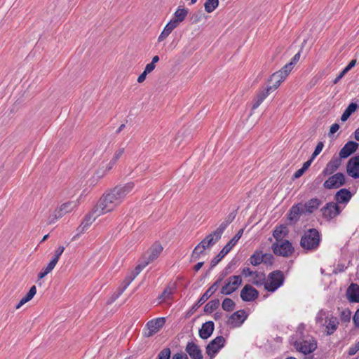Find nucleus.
<instances>
[{
    "mask_svg": "<svg viewBox=\"0 0 359 359\" xmlns=\"http://www.w3.org/2000/svg\"><path fill=\"white\" fill-rule=\"evenodd\" d=\"M98 206L96 205L91 212H90L88 215L85 216L82 224L84 225V227L88 228L95 220V219L104 213H100L98 211Z\"/></svg>",
    "mask_w": 359,
    "mask_h": 359,
    "instance_id": "obj_29",
    "label": "nucleus"
},
{
    "mask_svg": "<svg viewBox=\"0 0 359 359\" xmlns=\"http://www.w3.org/2000/svg\"><path fill=\"white\" fill-rule=\"evenodd\" d=\"M326 316V313L323 310H320L316 318V321L317 324H319L320 325L325 326V319Z\"/></svg>",
    "mask_w": 359,
    "mask_h": 359,
    "instance_id": "obj_45",
    "label": "nucleus"
},
{
    "mask_svg": "<svg viewBox=\"0 0 359 359\" xmlns=\"http://www.w3.org/2000/svg\"><path fill=\"white\" fill-rule=\"evenodd\" d=\"M351 312L349 309H344L340 313V319L343 323L349 322L351 320Z\"/></svg>",
    "mask_w": 359,
    "mask_h": 359,
    "instance_id": "obj_44",
    "label": "nucleus"
},
{
    "mask_svg": "<svg viewBox=\"0 0 359 359\" xmlns=\"http://www.w3.org/2000/svg\"><path fill=\"white\" fill-rule=\"evenodd\" d=\"M55 264L50 261L48 265L43 268L41 271L38 274V278L42 279L48 273H49L55 266Z\"/></svg>",
    "mask_w": 359,
    "mask_h": 359,
    "instance_id": "obj_40",
    "label": "nucleus"
},
{
    "mask_svg": "<svg viewBox=\"0 0 359 359\" xmlns=\"http://www.w3.org/2000/svg\"><path fill=\"white\" fill-rule=\"evenodd\" d=\"M219 239H217L213 232L208 234L203 239L194 249L191 257L194 259H198L201 255H202L204 250L207 248H210L211 246L215 245Z\"/></svg>",
    "mask_w": 359,
    "mask_h": 359,
    "instance_id": "obj_6",
    "label": "nucleus"
},
{
    "mask_svg": "<svg viewBox=\"0 0 359 359\" xmlns=\"http://www.w3.org/2000/svg\"><path fill=\"white\" fill-rule=\"evenodd\" d=\"M243 233V229H240L237 233L226 243L218 255L210 262V268L215 267L236 245Z\"/></svg>",
    "mask_w": 359,
    "mask_h": 359,
    "instance_id": "obj_4",
    "label": "nucleus"
},
{
    "mask_svg": "<svg viewBox=\"0 0 359 359\" xmlns=\"http://www.w3.org/2000/svg\"><path fill=\"white\" fill-rule=\"evenodd\" d=\"M292 344L298 352L304 355L312 353L317 348V343L313 338H297Z\"/></svg>",
    "mask_w": 359,
    "mask_h": 359,
    "instance_id": "obj_5",
    "label": "nucleus"
},
{
    "mask_svg": "<svg viewBox=\"0 0 359 359\" xmlns=\"http://www.w3.org/2000/svg\"><path fill=\"white\" fill-rule=\"evenodd\" d=\"M341 164V158L339 156H334L327 163L325 168L322 172L324 176L331 175L338 170Z\"/></svg>",
    "mask_w": 359,
    "mask_h": 359,
    "instance_id": "obj_20",
    "label": "nucleus"
},
{
    "mask_svg": "<svg viewBox=\"0 0 359 359\" xmlns=\"http://www.w3.org/2000/svg\"><path fill=\"white\" fill-rule=\"evenodd\" d=\"M303 213H304V211L302 205V204L298 203L292 205L290 209L289 212L287 213V218L290 222L296 223L299 219L300 215Z\"/></svg>",
    "mask_w": 359,
    "mask_h": 359,
    "instance_id": "obj_24",
    "label": "nucleus"
},
{
    "mask_svg": "<svg viewBox=\"0 0 359 359\" xmlns=\"http://www.w3.org/2000/svg\"><path fill=\"white\" fill-rule=\"evenodd\" d=\"M214 323L212 321L205 322L198 330L199 337H210L214 331Z\"/></svg>",
    "mask_w": 359,
    "mask_h": 359,
    "instance_id": "obj_32",
    "label": "nucleus"
},
{
    "mask_svg": "<svg viewBox=\"0 0 359 359\" xmlns=\"http://www.w3.org/2000/svg\"><path fill=\"white\" fill-rule=\"evenodd\" d=\"M358 143L354 141H348L341 149L339 156L342 158H346L353 154L358 148Z\"/></svg>",
    "mask_w": 359,
    "mask_h": 359,
    "instance_id": "obj_21",
    "label": "nucleus"
},
{
    "mask_svg": "<svg viewBox=\"0 0 359 359\" xmlns=\"http://www.w3.org/2000/svg\"><path fill=\"white\" fill-rule=\"evenodd\" d=\"M177 26L178 25H177L176 24L172 22L171 20H170V22H168L167 23V25L164 27L163 30L162 31V32L159 35V36L158 38V41H162L164 39H165L169 36V34L172 32V31L175 28H176Z\"/></svg>",
    "mask_w": 359,
    "mask_h": 359,
    "instance_id": "obj_34",
    "label": "nucleus"
},
{
    "mask_svg": "<svg viewBox=\"0 0 359 359\" xmlns=\"http://www.w3.org/2000/svg\"><path fill=\"white\" fill-rule=\"evenodd\" d=\"M173 292L170 287H166L161 295L158 297V299H162L163 301L171 299L172 294Z\"/></svg>",
    "mask_w": 359,
    "mask_h": 359,
    "instance_id": "obj_43",
    "label": "nucleus"
},
{
    "mask_svg": "<svg viewBox=\"0 0 359 359\" xmlns=\"http://www.w3.org/2000/svg\"><path fill=\"white\" fill-rule=\"evenodd\" d=\"M125 151V149L123 147L119 148L117 151H115L112 158L111 161L106 163L105 165L104 162L102 163V167H100L98 170H97L95 174L97 177H102L107 172L109 171L114 165L116 163L121 156Z\"/></svg>",
    "mask_w": 359,
    "mask_h": 359,
    "instance_id": "obj_8",
    "label": "nucleus"
},
{
    "mask_svg": "<svg viewBox=\"0 0 359 359\" xmlns=\"http://www.w3.org/2000/svg\"><path fill=\"white\" fill-rule=\"evenodd\" d=\"M222 280V278H219L200 297L198 302L194 304L191 310L196 311L201 305H203L217 290L219 285Z\"/></svg>",
    "mask_w": 359,
    "mask_h": 359,
    "instance_id": "obj_12",
    "label": "nucleus"
},
{
    "mask_svg": "<svg viewBox=\"0 0 359 359\" xmlns=\"http://www.w3.org/2000/svg\"><path fill=\"white\" fill-rule=\"evenodd\" d=\"M135 277V274L131 271L130 273L125 278L122 285L117 289L116 292L112 296L113 300L116 299L124 292Z\"/></svg>",
    "mask_w": 359,
    "mask_h": 359,
    "instance_id": "obj_27",
    "label": "nucleus"
},
{
    "mask_svg": "<svg viewBox=\"0 0 359 359\" xmlns=\"http://www.w3.org/2000/svg\"><path fill=\"white\" fill-rule=\"evenodd\" d=\"M203 16L202 11H198L193 13L190 17V21L191 24H196L201 21Z\"/></svg>",
    "mask_w": 359,
    "mask_h": 359,
    "instance_id": "obj_49",
    "label": "nucleus"
},
{
    "mask_svg": "<svg viewBox=\"0 0 359 359\" xmlns=\"http://www.w3.org/2000/svg\"><path fill=\"white\" fill-rule=\"evenodd\" d=\"M352 194L345 188L339 189L334 195V200L337 204H346L351 200Z\"/></svg>",
    "mask_w": 359,
    "mask_h": 359,
    "instance_id": "obj_23",
    "label": "nucleus"
},
{
    "mask_svg": "<svg viewBox=\"0 0 359 359\" xmlns=\"http://www.w3.org/2000/svg\"><path fill=\"white\" fill-rule=\"evenodd\" d=\"M304 170L301 168L300 169L297 170L294 175H293V178L294 179H297V178H299L304 173Z\"/></svg>",
    "mask_w": 359,
    "mask_h": 359,
    "instance_id": "obj_63",
    "label": "nucleus"
},
{
    "mask_svg": "<svg viewBox=\"0 0 359 359\" xmlns=\"http://www.w3.org/2000/svg\"><path fill=\"white\" fill-rule=\"evenodd\" d=\"M339 324V321L336 317L332 316L328 318V317H325V332L327 335H330L334 333V332L337 330Z\"/></svg>",
    "mask_w": 359,
    "mask_h": 359,
    "instance_id": "obj_30",
    "label": "nucleus"
},
{
    "mask_svg": "<svg viewBox=\"0 0 359 359\" xmlns=\"http://www.w3.org/2000/svg\"><path fill=\"white\" fill-rule=\"evenodd\" d=\"M219 306V300L218 299H212L208 302L204 306V312L211 313L216 310Z\"/></svg>",
    "mask_w": 359,
    "mask_h": 359,
    "instance_id": "obj_37",
    "label": "nucleus"
},
{
    "mask_svg": "<svg viewBox=\"0 0 359 359\" xmlns=\"http://www.w3.org/2000/svg\"><path fill=\"white\" fill-rule=\"evenodd\" d=\"M165 318L163 317L157 318L147 322L146 326L149 330L148 336L151 337L156 334L165 325Z\"/></svg>",
    "mask_w": 359,
    "mask_h": 359,
    "instance_id": "obj_18",
    "label": "nucleus"
},
{
    "mask_svg": "<svg viewBox=\"0 0 359 359\" xmlns=\"http://www.w3.org/2000/svg\"><path fill=\"white\" fill-rule=\"evenodd\" d=\"M241 283V276H232L226 280L225 285L221 288L220 293L224 295H230L238 289Z\"/></svg>",
    "mask_w": 359,
    "mask_h": 359,
    "instance_id": "obj_9",
    "label": "nucleus"
},
{
    "mask_svg": "<svg viewBox=\"0 0 359 359\" xmlns=\"http://www.w3.org/2000/svg\"><path fill=\"white\" fill-rule=\"evenodd\" d=\"M347 174L354 178H359V154L351 157L346 165Z\"/></svg>",
    "mask_w": 359,
    "mask_h": 359,
    "instance_id": "obj_16",
    "label": "nucleus"
},
{
    "mask_svg": "<svg viewBox=\"0 0 359 359\" xmlns=\"http://www.w3.org/2000/svg\"><path fill=\"white\" fill-rule=\"evenodd\" d=\"M322 204L321 200L313 198L308 201L304 204L305 211L304 212L307 213H313L316 210H317L320 205Z\"/></svg>",
    "mask_w": 359,
    "mask_h": 359,
    "instance_id": "obj_31",
    "label": "nucleus"
},
{
    "mask_svg": "<svg viewBox=\"0 0 359 359\" xmlns=\"http://www.w3.org/2000/svg\"><path fill=\"white\" fill-rule=\"evenodd\" d=\"M222 307L224 311L230 312L235 309L236 304L231 299L226 297L223 300Z\"/></svg>",
    "mask_w": 359,
    "mask_h": 359,
    "instance_id": "obj_39",
    "label": "nucleus"
},
{
    "mask_svg": "<svg viewBox=\"0 0 359 359\" xmlns=\"http://www.w3.org/2000/svg\"><path fill=\"white\" fill-rule=\"evenodd\" d=\"M323 146H324V144H323V142H319L318 143V144L316 145V147L315 148L313 153L311 155L312 158H315L321 152V151L323 148Z\"/></svg>",
    "mask_w": 359,
    "mask_h": 359,
    "instance_id": "obj_53",
    "label": "nucleus"
},
{
    "mask_svg": "<svg viewBox=\"0 0 359 359\" xmlns=\"http://www.w3.org/2000/svg\"><path fill=\"white\" fill-rule=\"evenodd\" d=\"M285 79L282 76V75H280L278 72H276L273 73L271 77L269 79L268 82L269 83H271V85H268L266 87L270 88V90L273 91L277 89L280 83L285 80Z\"/></svg>",
    "mask_w": 359,
    "mask_h": 359,
    "instance_id": "obj_28",
    "label": "nucleus"
},
{
    "mask_svg": "<svg viewBox=\"0 0 359 359\" xmlns=\"http://www.w3.org/2000/svg\"><path fill=\"white\" fill-rule=\"evenodd\" d=\"M76 201H68L63 203L60 208L54 211V214L50 217L49 223H54L55 220L62 217L65 214L72 212L76 206Z\"/></svg>",
    "mask_w": 359,
    "mask_h": 359,
    "instance_id": "obj_10",
    "label": "nucleus"
},
{
    "mask_svg": "<svg viewBox=\"0 0 359 359\" xmlns=\"http://www.w3.org/2000/svg\"><path fill=\"white\" fill-rule=\"evenodd\" d=\"M274 257L272 254L270 253H263V263L272 265L273 263Z\"/></svg>",
    "mask_w": 359,
    "mask_h": 359,
    "instance_id": "obj_51",
    "label": "nucleus"
},
{
    "mask_svg": "<svg viewBox=\"0 0 359 359\" xmlns=\"http://www.w3.org/2000/svg\"><path fill=\"white\" fill-rule=\"evenodd\" d=\"M321 241V235L319 231L312 228L304 231L301 237L300 246L306 251L316 250Z\"/></svg>",
    "mask_w": 359,
    "mask_h": 359,
    "instance_id": "obj_2",
    "label": "nucleus"
},
{
    "mask_svg": "<svg viewBox=\"0 0 359 359\" xmlns=\"http://www.w3.org/2000/svg\"><path fill=\"white\" fill-rule=\"evenodd\" d=\"M237 215V210H233L230 212L227 217L225 218L224 221L227 222L229 224H231L235 219Z\"/></svg>",
    "mask_w": 359,
    "mask_h": 359,
    "instance_id": "obj_56",
    "label": "nucleus"
},
{
    "mask_svg": "<svg viewBox=\"0 0 359 359\" xmlns=\"http://www.w3.org/2000/svg\"><path fill=\"white\" fill-rule=\"evenodd\" d=\"M64 250H65V248L63 246L58 247L55 252L54 257H53V259L50 261L53 262L55 264H57V263L60 259V257L63 253Z\"/></svg>",
    "mask_w": 359,
    "mask_h": 359,
    "instance_id": "obj_48",
    "label": "nucleus"
},
{
    "mask_svg": "<svg viewBox=\"0 0 359 359\" xmlns=\"http://www.w3.org/2000/svg\"><path fill=\"white\" fill-rule=\"evenodd\" d=\"M155 67L156 65L150 62L146 65L144 71L145 72V74H149L155 69Z\"/></svg>",
    "mask_w": 359,
    "mask_h": 359,
    "instance_id": "obj_59",
    "label": "nucleus"
},
{
    "mask_svg": "<svg viewBox=\"0 0 359 359\" xmlns=\"http://www.w3.org/2000/svg\"><path fill=\"white\" fill-rule=\"evenodd\" d=\"M353 321L355 324V326L359 327V309L355 311L353 317Z\"/></svg>",
    "mask_w": 359,
    "mask_h": 359,
    "instance_id": "obj_57",
    "label": "nucleus"
},
{
    "mask_svg": "<svg viewBox=\"0 0 359 359\" xmlns=\"http://www.w3.org/2000/svg\"><path fill=\"white\" fill-rule=\"evenodd\" d=\"M163 251V247L160 243H155L148 250V251L144 254L143 257V259H144L148 264L152 262L158 257Z\"/></svg>",
    "mask_w": 359,
    "mask_h": 359,
    "instance_id": "obj_19",
    "label": "nucleus"
},
{
    "mask_svg": "<svg viewBox=\"0 0 359 359\" xmlns=\"http://www.w3.org/2000/svg\"><path fill=\"white\" fill-rule=\"evenodd\" d=\"M255 280L252 282V283L257 286H262L264 285V283H266L265 280V274L264 273H259V276L258 277L254 276Z\"/></svg>",
    "mask_w": 359,
    "mask_h": 359,
    "instance_id": "obj_46",
    "label": "nucleus"
},
{
    "mask_svg": "<svg viewBox=\"0 0 359 359\" xmlns=\"http://www.w3.org/2000/svg\"><path fill=\"white\" fill-rule=\"evenodd\" d=\"M346 184V177L342 172H337L328 177L323 183L326 189H338Z\"/></svg>",
    "mask_w": 359,
    "mask_h": 359,
    "instance_id": "obj_11",
    "label": "nucleus"
},
{
    "mask_svg": "<svg viewBox=\"0 0 359 359\" xmlns=\"http://www.w3.org/2000/svg\"><path fill=\"white\" fill-rule=\"evenodd\" d=\"M242 274L244 275L246 277L251 276H255V277H258L259 276V273L258 271H252L248 267H245V268L243 269Z\"/></svg>",
    "mask_w": 359,
    "mask_h": 359,
    "instance_id": "obj_52",
    "label": "nucleus"
},
{
    "mask_svg": "<svg viewBox=\"0 0 359 359\" xmlns=\"http://www.w3.org/2000/svg\"><path fill=\"white\" fill-rule=\"evenodd\" d=\"M358 108V105L356 103L351 102L347 108L345 109V111L348 113L350 115H351L353 112H355L357 109Z\"/></svg>",
    "mask_w": 359,
    "mask_h": 359,
    "instance_id": "obj_55",
    "label": "nucleus"
},
{
    "mask_svg": "<svg viewBox=\"0 0 359 359\" xmlns=\"http://www.w3.org/2000/svg\"><path fill=\"white\" fill-rule=\"evenodd\" d=\"M148 264V262L142 259V260L137 265L135 269L132 272L137 276Z\"/></svg>",
    "mask_w": 359,
    "mask_h": 359,
    "instance_id": "obj_47",
    "label": "nucleus"
},
{
    "mask_svg": "<svg viewBox=\"0 0 359 359\" xmlns=\"http://www.w3.org/2000/svg\"><path fill=\"white\" fill-rule=\"evenodd\" d=\"M258 297V290L250 285H245L241 291V298L244 302H252Z\"/></svg>",
    "mask_w": 359,
    "mask_h": 359,
    "instance_id": "obj_17",
    "label": "nucleus"
},
{
    "mask_svg": "<svg viewBox=\"0 0 359 359\" xmlns=\"http://www.w3.org/2000/svg\"><path fill=\"white\" fill-rule=\"evenodd\" d=\"M248 316L243 309L237 311L230 316L227 324L232 327H239L247 319Z\"/></svg>",
    "mask_w": 359,
    "mask_h": 359,
    "instance_id": "obj_15",
    "label": "nucleus"
},
{
    "mask_svg": "<svg viewBox=\"0 0 359 359\" xmlns=\"http://www.w3.org/2000/svg\"><path fill=\"white\" fill-rule=\"evenodd\" d=\"M170 350L169 348H163L158 355V359H170Z\"/></svg>",
    "mask_w": 359,
    "mask_h": 359,
    "instance_id": "obj_50",
    "label": "nucleus"
},
{
    "mask_svg": "<svg viewBox=\"0 0 359 359\" xmlns=\"http://www.w3.org/2000/svg\"><path fill=\"white\" fill-rule=\"evenodd\" d=\"M356 64V60H352L348 65L344 68V69L348 72L351 70L353 67H355Z\"/></svg>",
    "mask_w": 359,
    "mask_h": 359,
    "instance_id": "obj_64",
    "label": "nucleus"
},
{
    "mask_svg": "<svg viewBox=\"0 0 359 359\" xmlns=\"http://www.w3.org/2000/svg\"><path fill=\"white\" fill-rule=\"evenodd\" d=\"M271 92V91L270 90V88L267 87L259 91L252 100V109L254 110L257 109L262 103V102L266 99V97L269 95Z\"/></svg>",
    "mask_w": 359,
    "mask_h": 359,
    "instance_id": "obj_26",
    "label": "nucleus"
},
{
    "mask_svg": "<svg viewBox=\"0 0 359 359\" xmlns=\"http://www.w3.org/2000/svg\"><path fill=\"white\" fill-rule=\"evenodd\" d=\"M272 250L276 255L284 257L291 256L294 252V247L288 240H283L280 244L273 243Z\"/></svg>",
    "mask_w": 359,
    "mask_h": 359,
    "instance_id": "obj_7",
    "label": "nucleus"
},
{
    "mask_svg": "<svg viewBox=\"0 0 359 359\" xmlns=\"http://www.w3.org/2000/svg\"><path fill=\"white\" fill-rule=\"evenodd\" d=\"M339 128V125L338 123H334L331 126L330 129V134L335 133Z\"/></svg>",
    "mask_w": 359,
    "mask_h": 359,
    "instance_id": "obj_62",
    "label": "nucleus"
},
{
    "mask_svg": "<svg viewBox=\"0 0 359 359\" xmlns=\"http://www.w3.org/2000/svg\"><path fill=\"white\" fill-rule=\"evenodd\" d=\"M346 296L350 302H359V285L351 283L346 290Z\"/></svg>",
    "mask_w": 359,
    "mask_h": 359,
    "instance_id": "obj_25",
    "label": "nucleus"
},
{
    "mask_svg": "<svg viewBox=\"0 0 359 359\" xmlns=\"http://www.w3.org/2000/svg\"><path fill=\"white\" fill-rule=\"evenodd\" d=\"M186 352L189 354L191 359H203V356L200 347L195 343L188 342L186 348Z\"/></svg>",
    "mask_w": 359,
    "mask_h": 359,
    "instance_id": "obj_22",
    "label": "nucleus"
},
{
    "mask_svg": "<svg viewBox=\"0 0 359 359\" xmlns=\"http://www.w3.org/2000/svg\"><path fill=\"white\" fill-rule=\"evenodd\" d=\"M299 58H300V51H299L297 54H295L294 55V57L292 58L290 63L294 66L299 61Z\"/></svg>",
    "mask_w": 359,
    "mask_h": 359,
    "instance_id": "obj_61",
    "label": "nucleus"
},
{
    "mask_svg": "<svg viewBox=\"0 0 359 359\" xmlns=\"http://www.w3.org/2000/svg\"><path fill=\"white\" fill-rule=\"evenodd\" d=\"M323 217L327 220H330L339 215L341 210L338 204L330 202L320 209Z\"/></svg>",
    "mask_w": 359,
    "mask_h": 359,
    "instance_id": "obj_13",
    "label": "nucleus"
},
{
    "mask_svg": "<svg viewBox=\"0 0 359 359\" xmlns=\"http://www.w3.org/2000/svg\"><path fill=\"white\" fill-rule=\"evenodd\" d=\"M135 184L130 182L116 186L109 193L104 194L97 203L100 213H107L120 205L125 197L134 189Z\"/></svg>",
    "mask_w": 359,
    "mask_h": 359,
    "instance_id": "obj_1",
    "label": "nucleus"
},
{
    "mask_svg": "<svg viewBox=\"0 0 359 359\" xmlns=\"http://www.w3.org/2000/svg\"><path fill=\"white\" fill-rule=\"evenodd\" d=\"M225 338H214L206 346V354L212 359L225 344Z\"/></svg>",
    "mask_w": 359,
    "mask_h": 359,
    "instance_id": "obj_14",
    "label": "nucleus"
},
{
    "mask_svg": "<svg viewBox=\"0 0 359 359\" xmlns=\"http://www.w3.org/2000/svg\"><path fill=\"white\" fill-rule=\"evenodd\" d=\"M172 359H189L187 354L183 353H177L173 355Z\"/></svg>",
    "mask_w": 359,
    "mask_h": 359,
    "instance_id": "obj_58",
    "label": "nucleus"
},
{
    "mask_svg": "<svg viewBox=\"0 0 359 359\" xmlns=\"http://www.w3.org/2000/svg\"><path fill=\"white\" fill-rule=\"evenodd\" d=\"M188 14V9L178 8L174 13V18L170 20L172 22L179 25L180 22L184 20Z\"/></svg>",
    "mask_w": 359,
    "mask_h": 359,
    "instance_id": "obj_33",
    "label": "nucleus"
},
{
    "mask_svg": "<svg viewBox=\"0 0 359 359\" xmlns=\"http://www.w3.org/2000/svg\"><path fill=\"white\" fill-rule=\"evenodd\" d=\"M358 351H359V341L348 348V355L349 356L353 355Z\"/></svg>",
    "mask_w": 359,
    "mask_h": 359,
    "instance_id": "obj_54",
    "label": "nucleus"
},
{
    "mask_svg": "<svg viewBox=\"0 0 359 359\" xmlns=\"http://www.w3.org/2000/svg\"><path fill=\"white\" fill-rule=\"evenodd\" d=\"M228 225L229 224L224 221L223 222L221 223L219 226L215 231H213V234L215 235V237H217V239L221 238L223 232L228 226Z\"/></svg>",
    "mask_w": 359,
    "mask_h": 359,
    "instance_id": "obj_41",
    "label": "nucleus"
},
{
    "mask_svg": "<svg viewBox=\"0 0 359 359\" xmlns=\"http://www.w3.org/2000/svg\"><path fill=\"white\" fill-rule=\"evenodd\" d=\"M219 6V0H206L204 4L205 11L210 13L213 12Z\"/></svg>",
    "mask_w": 359,
    "mask_h": 359,
    "instance_id": "obj_38",
    "label": "nucleus"
},
{
    "mask_svg": "<svg viewBox=\"0 0 359 359\" xmlns=\"http://www.w3.org/2000/svg\"><path fill=\"white\" fill-rule=\"evenodd\" d=\"M288 233L287 227L285 225H279L276 227L273 231V236L278 241H281L282 237L285 236Z\"/></svg>",
    "mask_w": 359,
    "mask_h": 359,
    "instance_id": "obj_35",
    "label": "nucleus"
},
{
    "mask_svg": "<svg viewBox=\"0 0 359 359\" xmlns=\"http://www.w3.org/2000/svg\"><path fill=\"white\" fill-rule=\"evenodd\" d=\"M248 261L252 266H258L263 262V253L261 250H255Z\"/></svg>",
    "mask_w": 359,
    "mask_h": 359,
    "instance_id": "obj_36",
    "label": "nucleus"
},
{
    "mask_svg": "<svg viewBox=\"0 0 359 359\" xmlns=\"http://www.w3.org/2000/svg\"><path fill=\"white\" fill-rule=\"evenodd\" d=\"M347 73V72L344 69L340 74L334 79L333 81V83L336 84Z\"/></svg>",
    "mask_w": 359,
    "mask_h": 359,
    "instance_id": "obj_60",
    "label": "nucleus"
},
{
    "mask_svg": "<svg viewBox=\"0 0 359 359\" xmlns=\"http://www.w3.org/2000/svg\"><path fill=\"white\" fill-rule=\"evenodd\" d=\"M293 67L294 66L289 62L283 66L281 69L278 71V72L280 75H282V76L285 79L292 70Z\"/></svg>",
    "mask_w": 359,
    "mask_h": 359,
    "instance_id": "obj_42",
    "label": "nucleus"
},
{
    "mask_svg": "<svg viewBox=\"0 0 359 359\" xmlns=\"http://www.w3.org/2000/svg\"><path fill=\"white\" fill-rule=\"evenodd\" d=\"M285 281L283 272L276 270L268 275V280L264 283V289L270 292H274Z\"/></svg>",
    "mask_w": 359,
    "mask_h": 359,
    "instance_id": "obj_3",
    "label": "nucleus"
}]
</instances>
